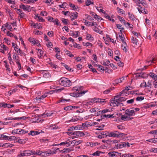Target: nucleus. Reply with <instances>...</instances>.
I'll list each match as a JSON object with an SVG mask.
<instances>
[{
  "label": "nucleus",
  "mask_w": 157,
  "mask_h": 157,
  "mask_svg": "<svg viewBox=\"0 0 157 157\" xmlns=\"http://www.w3.org/2000/svg\"><path fill=\"white\" fill-rule=\"evenodd\" d=\"M133 1L136 4L137 6L141 8H142V7L140 5V3L144 6L145 5H147V3L145 2L144 0H133Z\"/></svg>",
  "instance_id": "39448f33"
},
{
  "label": "nucleus",
  "mask_w": 157,
  "mask_h": 157,
  "mask_svg": "<svg viewBox=\"0 0 157 157\" xmlns=\"http://www.w3.org/2000/svg\"><path fill=\"white\" fill-rule=\"evenodd\" d=\"M0 46L1 48H2L5 51L8 48L5 45L2 43L0 44Z\"/></svg>",
  "instance_id": "de8ad7c7"
},
{
  "label": "nucleus",
  "mask_w": 157,
  "mask_h": 157,
  "mask_svg": "<svg viewBox=\"0 0 157 157\" xmlns=\"http://www.w3.org/2000/svg\"><path fill=\"white\" fill-rule=\"evenodd\" d=\"M141 77L143 78H146L148 76V75L144 73H140Z\"/></svg>",
  "instance_id": "e433bc0d"
},
{
  "label": "nucleus",
  "mask_w": 157,
  "mask_h": 157,
  "mask_svg": "<svg viewBox=\"0 0 157 157\" xmlns=\"http://www.w3.org/2000/svg\"><path fill=\"white\" fill-rule=\"evenodd\" d=\"M16 62L18 65L19 69H21V65L20 63V61L19 59H17V60L16 61Z\"/></svg>",
  "instance_id": "c03bdc74"
},
{
  "label": "nucleus",
  "mask_w": 157,
  "mask_h": 157,
  "mask_svg": "<svg viewBox=\"0 0 157 157\" xmlns=\"http://www.w3.org/2000/svg\"><path fill=\"white\" fill-rule=\"evenodd\" d=\"M116 153L117 154L119 155L121 154V153H118L116 151H112L109 152L108 153V155L109 157H114V156H117V155L116 154Z\"/></svg>",
  "instance_id": "1a4fd4ad"
},
{
  "label": "nucleus",
  "mask_w": 157,
  "mask_h": 157,
  "mask_svg": "<svg viewBox=\"0 0 157 157\" xmlns=\"http://www.w3.org/2000/svg\"><path fill=\"white\" fill-rule=\"evenodd\" d=\"M24 151L26 156H29L31 155L35 154V153H34V151H33L32 150H25Z\"/></svg>",
  "instance_id": "f8f14e48"
},
{
  "label": "nucleus",
  "mask_w": 157,
  "mask_h": 157,
  "mask_svg": "<svg viewBox=\"0 0 157 157\" xmlns=\"http://www.w3.org/2000/svg\"><path fill=\"white\" fill-rule=\"evenodd\" d=\"M105 126V125L104 124H102L101 125L98 126V127L100 128H97L96 129V130H101L103 129V128Z\"/></svg>",
  "instance_id": "bf43d9fd"
},
{
  "label": "nucleus",
  "mask_w": 157,
  "mask_h": 157,
  "mask_svg": "<svg viewBox=\"0 0 157 157\" xmlns=\"http://www.w3.org/2000/svg\"><path fill=\"white\" fill-rule=\"evenodd\" d=\"M71 16L70 17H71V16L75 18H76L78 17V13L77 12H75V13H71Z\"/></svg>",
  "instance_id": "37998d69"
},
{
  "label": "nucleus",
  "mask_w": 157,
  "mask_h": 157,
  "mask_svg": "<svg viewBox=\"0 0 157 157\" xmlns=\"http://www.w3.org/2000/svg\"><path fill=\"white\" fill-rule=\"evenodd\" d=\"M125 113L129 116H132L135 114L134 111V108H132L127 109L125 111Z\"/></svg>",
  "instance_id": "20e7f679"
},
{
  "label": "nucleus",
  "mask_w": 157,
  "mask_h": 157,
  "mask_svg": "<svg viewBox=\"0 0 157 157\" xmlns=\"http://www.w3.org/2000/svg\"><path fill=\"white\" fill-rule=\"evenodd\" d=\"M14 145L12 144H7V143H5L3 144L1 146L2 147H12Z\"/></svg>",
  "instance_id": "b1692460"
},
{
  "label": "nucleus",
  "mask_w": 157,
  "mask_h": 157,
  "mask_svg": "<svg viewBox=\"0 0 157 157\" xmlns=\"http://www.w3.org/2000/svg\"><path fill=\"white\" fill-rule=\"evenodd\" d=\"M73 106L70 105L65 107L64 108V109L65 110H70L73 109Z\"/></svg>",
  "instance_id": "473e14b6"
},
{
  "label": "nucleus",
  "mask_w": 157,
  "mask_h": 157,
  "mask_svg": "<svg viewBox=\"0 0 157 157\" xmlns=\"http://www.w3.org/2000/svg\"><path fill=\"white\" fill-rule=\"evenodd\" d=\"M19 130L18 131V134H25V133H27L28 132V131H25L23 129H17Z\"/></svg>",
  "instance_id": "a211bd4d"
},
{
  "label": "nucleus",
  "mask_w": 157,
  "mask_h": 157,
  "mask_svg": "<svg viewBox=\"0 0 157 157\" xmlns=\"http://www.w3.org/2000/svg\"><path fill=\"white\" fill-rule=\"evenodd\" d=\"M47 151H42L40 153L41 155L44 156H48V155Z\"/></svg>",
  "instance_id": "393cba45"
},
{
  "label": "nucleus",
  "mask_w": 157,
  "mask_h": 157,
  "mask_svg": "<svg viewBox=\"0 0 157 157\" xmlns=\"http://www.w3.org/2000/svg\"><path fill=\"white\" fill-rule=\"evenodd\" d=\"M107 133L108 134L107 136H108L109 137H113L117 138V136H118V134L115 133L113 132H107Z\"/></svg>",
  "instance_id": "9b49d317"
},
{
  "label": "nucleus",
  "mask_w": 157,
  "mask_h": 157,
  "mask_svg": "<svg viewBox=\"0 0 157 157\" xmlns=\"http://www.w3.org/2000/svg\"><path fill=\"white\" fill-rule=\"evenodd\" d=\"M16 137L14 136H9L8 140H15L16 139Z\"/></svg>",
  "instance_id": "0e129e2a"
},
{
  "label": "nucleus",
  "mask_w": 157,
  "mask_h": 157,
  "mask_svg": "<svg viewBox=\"0 0 157 157\" xmlns=\"http://www.w3.org/2000/svg\"><path fill=\"white\" fill-rule=\"evenodd\" d=\"M82 126L84 127V128L85 127H88L90 126H91V123L89 124V123H87V122H86V123H82Z\"/></svg>",
  "instance_id": "a18cd8bd"
},
{
  "label": "nucleus",
  "mask_w": 157,
  "mask_h": 157,
  "mask_svg": "<svg viewBox=\"0 0 157 157\" xmlns=\"http://www.w3.org/2000/svg\"><path fill=\"white\" fill-rule=\"evenodd\" d=\"M82 88L83 87L81 86L74 87L72 90L76 91L75 92L70 93V95L74 97H78L82 96L87 92V91H82Z\"/></svg>",
  "instance_id": "f257e3e1"
},
{
  "label": "nucleus",
  "mask_w": 157,
  "mask_h": 157,
  "mask_svg": "<svg viewBox=\"0 0 157 157\" xmlns=\"http://www.w3.org/2000/svg\"><path fill=\"white\" fill-rule=\"evenodd\" d=\"M124 35H123V36H122L121 37V38H120L121 41H122V42L123 43H124V46L125 45H126V43L125 42V38L124 37Z\"/></svg>",
  "instance_id": "680f3d73"
},
{
  "label": "nucleus",
  "mask_w": 157,
  "mask_h": 157,
  "mask_svg": "<svg viewBox=\"0 0 157 157\" xmlns=\"http://www.w3.org/2000/svg\"><path fill=\"white\" fill-rule=\"evenodd\" d=\"M38 52H40V55L38 54V56L40 58H42V56L44 53V52L42 51L41 49H38Z\"/></svg>",
  "instance_id": "7c9ffc66"
},
{
  "label": "nucleus",
  "mask_w": 157,
  "mask_h": 157,
  "mask_svg": "<svg viewBox=\"0 0 157 157\" xmlns=\"http://www.w3.org/2000/svg\"><path fill=\"white\" fill-rule=\"evenodd\" d=\"M48 20L50 22H54V20H55L54 18L51 17H48Z\"/></svg>",
  "instance_id": "09e8293b"
},
{
  "label": "nucleus",
  "mask_w": 157,
  "mask_h": 157,
  "mask_svg": "<svg viewBox=\"0 0 157 157\" xmlns=\"http://www.w3.org/2000/svg\"><path fill=\"white\" fill-rule=\"evenodd\" d=\"M110 102V106L115 107V106H117L118 102L117 98H115V96L114 99L111 100Z\"/></svg>",
  "instance_id": "0eeeda50"
},
{
  "label": "nucleus",
  "mask_w": 157,
  "mask_h": 157,
  "mask_svg": "<svg viewBox=\"0 0 157 157\" xmlns=\"http://www.w3.org/2000/svg\"><path fill=\"white\" fill-rule=\"evenodd\" d=\"M125 90H123L122 91H121V92L119 93V95H118L115 96V98H119L120 97H121V96L123 94H125L126 93H125Z\"/></svg>",
  "instance_id": "a878e982"
},
{
  "label": "nucleus",
  "mask_w": 157,
  "mask_h": 157,
  "mask_svg": "<svg viewBox=\"0 0 157 157\" xmlns=\"http://www.w3.org/2000/svg\"><path fill=\"white\" fill-rule=\"evenodd\" d=\"M128 14L129 15V17L132 20H134V17H134V15L133 14H132L130 13L129 12H128Z\"/></svg>",
  "instance_id": "79ce46f5"
},
{
  "label": "nucleus",
  "mask_w": 157,
  "mask_h": 157,
  "mask_svg": "<svg viewBox=\"0 0 157 157\" xmlns=\"http://www.w3.org/2000/svg\"><path fill=\"white\" fill-rule=\"evenodd\" d=\"M73 137L72 139L74 138H79L85 135L84 133L80 131H74V133H73Z\"/></svg>",
  "instance_id": "7ed1b4c3"
},
{
  "label": "nucleus",
  "mask_w": 157,
  "mask_h": 157,
  "mask_svg": "<svg viewBox=\"0 0 157 157\" xmlns=\"http://www.w3.org/2000/svg\"><path fill=\"white\" fill-rule=\"evenodd\" d=\"M86 6H89L91 4H93V2H92L91 1L89 0H87V1L86 2Z\"/></svg>",
  "instance_id": "6e6d98bb"
},
{
  "label": "nucleus",
  "mask_w": 157,
  "mask_h": 157,
  "mask_svg": "<svg viewBox=\"0 0 157 157\" xmlns=\"http://www.w3.org/2000/svg\"><path fill=\"white\" fill-rule=\"evenodd\" d=\"M131 40L132 42L136 44H137V40L136 38H135L133 37H132Z\"/></svg>",
  "instance_id": "a19ab883"
},
{
  "label": "nucleus",
  "mask_w": 157,
  "mask_h": 157,
  "mask_svg": "<svg viewBox=\"0 0 157 157\" xmlns=\"http://www.w3.org/2000/svg\"><path fill=\"white\" fill-rule=\"evenodd\" d=\"M117 9L118 10V12L119 13L123 14L124 12V11L123 10L121 9L119 7H117Z\"/></svg>",
  "instance_id": "e2e57ef3"
},
{
  "label": "nucleus",
  "mask_w": 157,
  "mask_h": 157,
  "mask_svg": "<svg viewBox=\"0 0 157 157\" xmlns=\"http://www.w3.org/2000/svg\"><path fill=\"white\" fill-rule=\"evenodd\" d=\"M100 100H99V103L101 104H105L106 101L105 99H100Z\"/></svg>",
  "instance_id": "338daca9"
},
{
  "label": "nucleus",
  "mask_w": 157,
  "mask_h": 157,
  "mask_svg": "<svg viewBox=\"0 0 157 157\" xmlns=\"http://www.w3.org/2000/svg\"><path fill=\"white\" fill-rule=\"evenodd\" d=\"M44 73L43 76L45 78H48L51 76L50 74L47 71H46L43 70L42 71Z\"/></svg>",
  "instance_id": "4468645a"
},
{
  "label": "nucleus",
  "mask_w": 157,
  "mask_h": 157,
  "mask_svg": "<svg viewBox=\"0 0 157 157\" xmlns=\"http://www.w3.org/2000/svg\"><path fill=\"white\" fill-rule=\"evenodd\" d=\"M149 75L155 81L157 80V75L151 72L149 74Z\"/></svg>",
  "instance_id": "dca6fc26"
},
{
  "label": "nucleus",
  "mask_w": 157,
  "mask_h": 157,
  "mask_svg": "<svg viewBox=\"0 0 157 157\" xmlns=\"http://www.w3.org/2000/svg\"><path fill=\"white\" fill-rule=\"evenodd\" d=\"M34 33L36 35H41L43 33L42 32L38 30H37L36 31H34Z\"/></svg>",
  "instance_id": "774afa93"
},
{
  "label": "nucleus",
  "mask_w": 157,
  "mask_h": 157,
  "mask_svg": "<svg viewBox=\"0 0 157 157\" xmlns=\"http://www.w3.org/2000/svg\"><path fill=\"white\" fill-rule=\"evenodd\" d=\"M54 149V151H52V150H48L47 151L48 152V156H50V155H53L54 154H55L56 153L55 151H56L57 150H58L59 148H57V149H56V150Z\"/></svg>",
  "instance_id": "6ab92c4d"
},
{
  "label": "nucleus",
  "mask_w": 157,
  "mask_h": 157,
  "mask_svg": "<svg viewBox=\"0 0 157 157\" xmlns=\"http://www.w3.org/2000/svg\"><path fill=\"white\" fill-rule=\"evenodd\" d=\"M59 82L61 85L64 87H70L72 84L70 79L64 77L61 78L59 80Z\"/></svg>",
  "instance_id": "f03ea898"
},
{
  "label": "nucleus",
  "mask_w": 157,
  "mask_h": 157,
  "mask_svg": "<svg viewBox=\"0 0 157 157\" xmlns=\"http://www.w3.org/2000/svg\"><path fill=\"white\" fill-rule=\"evenodd\" d=\"M37 0H27V3H34Z\"/></svg>",
  "instance_id": "052dcab7"
},
{
  "label": "nucleus",
  "mask_w": 157,
  "mask_h": 157,
  "mask_svg": "<svg viewBox=\"0 0 157 157\" xmlns=\"http://www.w3.org/2000/svg\"><path fill=\"white\" fill-rule=\"evenodd\" d=\"M101 153V151H96L94 153H93L91 154L93 156H99V155L100 153Z\"/></svg>",
  "instance_id": "ea45409f"
},
{
  "label": "nucleus",
  "mask_w": 157,
  "mask_h": 157,
  "mask_svg": "<svg viewBox=\"0 0 157 157\" xmlns=\"http://www.w3.org/2000/svg\"><path fill=\"white\" fill-rule=\"evenodd\" d=\"M17 156L18 157H22L23 156H26V155H25V151H23L20 152V153Z\"/></svg>",
  "instance_id": "2f4dec72"
},
{
  "label": "nucleus",
  "mask_w": 157,
  "mask_h": 157,
  "mask_svg": "<svg viewBox=\"0 0 157 157\" xmlns=\"http://www.w3.org/2000/svg\"><path fill=\"white\" fill-rule=\"evenodd\" d=\"M97 109H98L97 108H93V109H91L90 110V111L91 113L95 112L97 110Z\"/></svg>",
  "instance_id": "69168bd1"
},
{
  "label": "nucleus",
  "mask_w": 157,
  "mask_h": 157,
  "mask_svg": "<svg viewBox=\"0 0 157 157\" xmlns=\"http://www.w3.org/2000/svg\"><path fill=\"white\" fill-rule=\"evenodd\" d=\"M126 135H127V134L120 132L118 134L117 138H121L125 136Z\"/></svg>",
  "instance_id": "c756f323"
},
{
  "label": "nucleus",
  "mask_w": 157,
  "mask_h": 157,
  "mask_svg": "<svg viewBox=\"0 0 157 157\" xmlns=\"http://www.w3.org/2000/svg\"><path fill=\"white\" fill-rule=\"evenodd\" d=\"M117 98V100L118 101V102H122V101H125L126 99L124 97H120L119 98Z\"/></svg>",
  "instance_id": "c85d7f7f"
},
{
  "label": "nucleus",
  "mask_w": 157,
  "mask_h": 157,
  "mask_svg": "<svg viewBox=\"0 0 157 157\" xmlns=\"http://www.w3.org/2000/svg\"><path fill=\"white\" fill-rule=\"evenodd\" d=\"M20 8L23 9L25 11L30 12L31 10V7L29 6L21 4L20 6Z\"/></svg>",
  "instance_id": "423d86ee"
},
{
  "label": "nucleus",
  "mask_w": 157,
  "mask_h": 157,
  "mask_svg": "<svg viewBox=\"0 0 157 157\" xmlns=\"http://www.w3.org/2000/svg\"><path fill=\"white\" fill-rule=\"evenodd\" d=\"M134 101V99H131L126 101V103L128 104H132Z\"/></svg>",
  "instance_id": "49530a36"
},
{
  "label": "nucleus",
  "mask_w": 157,
  "mask_h": 157,
  "mask_svg": "<svg viewBox=\"0 0 157 157\" xmlns=\"http://www.w3.org/2000/svg\"><path fill=\"white\" fill-rule=\"evenodd\" d=\"M144 99V97L142 96H139L137 97L136 98V101H141Z\"/></svg>",
  "instance_id": "c9c22d12"
},
{
  "label": "nucleus",
  "mask_w": 157,
  "mask_h": 157,
  "mask_svg": "<svg viewBox=\"0 0 157 157\" xmlns=\"http://www.w3.org/2000/svg\"><path fill=\"white\" fill-rule=\"evenodd\" d=\"M70 101V99H64L62 98H60L57 102V103H59L60 102H65V101Z\"/></svg>",
  "instance_id": "f3484780"
},
{
  "label": "nucleus",
  "mask_w": 157,
  "mask_h": 157,
  "mask_svg": "<svg viewBox=\"0 0 157 157\" xmlns=\"http://www.w3.org/2000/svg\"><path fill=\"white\" fill-rule=\"evenodd\" d=\"M71 141H70L69 140H67L64 142H61L59 144H56L55 145H66L67 147H69L70 146H71Z\"/></svg>",
  "instance_id": "6e6552de"
},
{
  "label": "nucleus",
  "mask_w": 157,
  "mask_h": 157,
  "mask_svg": "<svg viewBox=\"0 0 157 157\" xmlns=\"http://www.w3.org/2000/svg\"><path fill=\"white\" fill-rule=\"evenodd\" d=\"M90 145L88 144L89 146H90L91 147H93L94 146H96L97 145H98V143H92L90 142L89 143Z\"/></svg>",
  "instance_id": "864d4df0"
},
{
  "label": "nucleus",
  "mask_w": 157,
  "mask_h": 157,
  "mask_svg": "<svg viewBox=\"0 0 157 157\" xmlns=\"http://www.w3.org/2000/svg\"><path fill=\"white\" fill-rule=\"evenodd\" d=\"M108 132H100V134H101L102 136H104V137L105 136L106 137L108 136H107L108 135V133H107Z\"/></svg>",
  "instance_id": "5fc2aeb1"
},
{
  "label": "nucleus",
  "mask_w": 157,
  "mask_h": 157,
  "mask_svg": "<svg viewBox=\"0 0 157 157\" xmlns=\"http://www.w3.org/2000/svg\"><path fill=\"white\" fill-rule=\"evenodd\" d=\"M17 90V89H14L12 90H10L8 91V93L10 94V95H11L13 93L15 92Z\"/></svg>",
  "instance_id": "8fccbe9b"
},
{
  "label": "nucleus",
  "mask_w": 157,
  "mask_h": 157,
  "mask_svg": "<svg viewBox=\"0 0 157 157\" xmlns=\"http://www.w3.org/2000/svg\"><path fill=\"white\" fill-rule=\"evenodd\" d=\"M117 27L118 29H120V31L122 34V31L123 30H124V28L122 27V25H121L117 24Z\"/></svg>",
  "instance_id": "bb28decb"
},
{
  "label": "nucleus",
  "mask_w": 157,
  "mask_h": 157,
  "mask_svg": "<svg viewBox=\"0 0 157 157\" xmlns=\"http://www.w3.org/2000/svg\"><path fill=\"white\" fill-rule=\"evenodd\" d=\"M9 136L4 135L3 134L0 135V139H3L4 140H8Z\"/></svg>",
  "instance_id": "4be33fe9"
},
{
  "label": "nucleus",
  "mask_w": 157,
  "mask_h": 157,
  "mask_svg": "<svg viewBox=\"0 0 157 157\" xmlns=\"http://www.w3.org/2000/svg\"><path fill=\"white\" fill-rule=\"evenodd\" d=\"M94 18L95 19H97L98 20H103V19L102 18L100 17L97 14L95 15Z\"/></svg>",
  "instance_id": "3c124183"
},
{
  "label": "nucleus",
  "mask_w": 157,
  "mask_h": 157,
  "mask_svg": "<svg viewBox=\"0 0 157 157\" xmlns=\"http://www.w3.org/2000/svg\"><path fill=\"white\" fill-rule=\"evenodd\" d=\"M7 104L5 102L0 103V107H3L4 108H7Z\"/></svg>",
  "instance_id": "cd10ccee"
},
{
  "label": "nucleus",
  "mask_w": 157,
  "mask_h": 157,
  "mask_svg": "<svg viewBox=\"0 0 157 157\" xmlns=\"http://www.w3.org/2000/svg\"><path fill=\"white\" fill-rule=\"evenodd\" d=\"M59 20L57 19L56 18L54 20V22H55V24L57 25L60 26V23L58 22Z\"/></svg>",
  "instance_id": "13d9d810"
},
{
  "label": "nucleus",
  "mask_w": 157,
  "mask_h": 157,
  "mask_svg": "<svg viewBox=\"0 0 157 157\" xmlns=\"http://www.w3.org/2000/svg\"><path fill=\"white\" fill-rule=\"evenodd\" d=\"M112 89V88H110V89H107L106 90L104 91L103 93L104 94H107L109 93L110 92L111 90Z\"/></svg>",
  "instance_id": "603ef678"
},
{
  "label": "nucleus",
  "mask_w": 157,
  "mask_h": 157,
  "mask_svg": "<svg viewBox=\"0 0 157 157\" xmlns=\"http://www.w3.org/2000/svg\"><path fill=\"white\" fill-rule=\"evenodd\" d=\"M117 17L119 19L120 21L122 23H123L124 25H125L126 23L124 18L122 17H121L120 16H118Z\"/></svg>",
  "instance_id": "f704fd0d"
},
{
  "label": "nucleus",
  "mask_w": 157,
  "mask_h": 157,
  "mask_svg": "<svg viewBox=\"0 0 157 157\" xmlns=\"http://www.w3.org/2000/svg\"><path fill=\"white\" fill-rule=\"evenodd\" d=\"M69 6L70 7L72 8V10H75L78 11V6H75L72 3H70Z\"/></svg>",
  "instance_id": "aec40b11"
},
{
  "label": "nucleus",
  "mask_w": 157,
  "mask_h": 157,
  "mask_svg": "<svg viewBox=\"0 0 157 157\" xmlns=\"http://www.w3.org/2000/svg\"><path fill=\"white\" fill-rule=\"evenodd\" d=\"M106 60V62L104 61H103L102 63L104 65L108 66L109 63L110 62L109 60Z\"/></svg>",
  "instance_id": "4c0bfd02"
},
{
  "label": "nucleus",
  "mask_w": 157,
  "mask_h": 157,
  "mask_svg": "<svg viewBox=\"0 0 157 157\" xmlns=\"http://www.w3.org/2000/svg\"><path fill=\"white\" fill-rule=\"evenodd\" d=\"M93 103H94V98L90 99L88 102H86V104L87 105H91Z\"/></svg>",
  "instance_id": "5701e85b"
},
{
  "label": "nucleus",
  "mask_w": 157,
  "mask_h": 157,
  "mask_svg": "<svg viewBox=\"0 0 157 157\" xmlns=\"http://www.w3.org/2000/svg\"><path fill=\"white\" fill-rule=\"evenodd\" d=\"M93 29L95 32L99 33H101L102 32L101 31L99 28H98L96 26H94L93 28Z\"/></svg>",
  "instance_id": "412c9836"
},
{
  "label": "nucleus",
  "mask_w": 157,
  "mask_h": 157,
  "mask_svg": "<svg viewBox=\"0 0 157 157\" xmlns=\"http://www.w3.org/2000/svg\"><path fill=\"white\" fill-rule=\"evenodd\" d=\"M83 44L84 46H91L92 47V44L91 43H89V42H87V43H83Z\"/></svg>",
  "instance_id": "4d7b16f0"
},
{
  "label": "nucleus",
  "mask_w": 157,
  "mask_h": 157,
  "mask_svg": "<svg viewBox=\"0 0 157 157\" xmlns=\"http://www.w3.org/2000/svg\"><path fill=\"white\" fill-rule=\"evenodd\" d=\"M37 133L36 131H31L30 132L28 133V135H31L32 136H34L37 135Z\"/></svg>",
  "instance_id": "58836bf2"
},
{
  "label": "nucleus",
  "mask_w": 157,
  "mask_h": 157,
  "mask_svg": "<svg viewBox=\"0 0 157 157\" xmlns=\"http://www.w3.org/2000/svg\"><path fill=\"white\" fill-rule=\"evenodd\" d=\"M61 20L62 21L64 24H65L66 25H68L67 19L62 18H61Z\"/></svg>",
  "instance_id": "72a5a7b5"
},
{
  "label": "nucleus",
  "mask_w": 157,
  "mask_h": 157,
  "mask_svg": "<svg viewBox=\"0 0 157 157\" xmlns=\"http://www.w3.org/2000/svg\"><path fill=\"white\" fill-rule=\"evenodd\" d=\"M122 82V80L121 79H117L113 81V84L114 86L117 85L118 84L121 83Z\"/></svg>",
  "instance_id": "2eb2a0df"
},
{
  "label": "nucleus",
  "mask_w": 157,
  "mask_h": 157,
  "mask_svg": "<svg viewBox=\"0 0 157 157\" xmlns=\"http://www.w3.org/2000/svg\"><path fill=\"white\" fill-rule=\"evenodd\" d=\"M82 140H78L76 141L75 140H73L72 141H71V145L72 146H73L74 145H78L79 144H80L82 143Z\"/></svg>",
  "instance_id": "ddd939ff"
},
{
  "label": "nucleus",
  "mask_w": 157,
  "mask_h": 157,
  "mask_svg": "<svg viewBox=\"0 0 157 157\" xmlns=\"http://www.w3.org/2000/svg\"><path fill=\"white\" fill-rule=\"evenodd\" d=\"M125 142L121 143V144H119L116 145L114 148L118 149L119 148H121L125 147Z\"/></svg>",
  "instance_id": "9d476101"
}]
</instances>
